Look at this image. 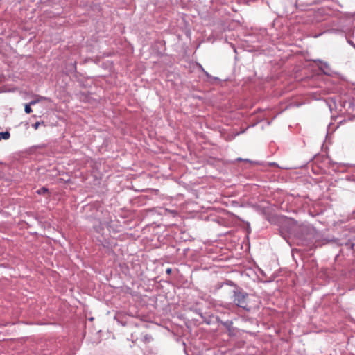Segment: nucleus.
<instances>
[{
	"label": "nucleus",
	"instance_id": "f257e3e1",
	"mask_svg": "<svg viewBox=\"0 0 355 355\" xmlns=\"http://www.w3.org/2000/svg\"><path fill=\"white\" fill-rule=\"evenodd\" d=\"M233 302L234 304L247 311L259 309L261 304L259 297L254 295H249L240 291H234Z\"/></svg>",
	"mask_w": 355,
	"mask_h": 355
},
{
	"label": "nucleus",
	"instance_id": "f03ea898",
	"mask_svg": "<svg viewBox=\"0 0 355 355\" xmlns=\"http://www.w3.org/2000/svg\"><path fill=\"white\" fill-rule=\"evenodd\" d=\"M46 99H47V98H46V97L38 96L36 99H34L30 102V105H34L36 103L40 102L41 101L46 100Z\"/></svg>",
	"mask_w": 355,
	"mask_h": 355
},
{
	"label": "nucleus",
	"instance_id": "7ed1b4c3",
	"mask_svg": "<svg viewBox=\"0 0 355 355\" xmlns=\"http://www.w3.org/2000/svg\"><path fill=\"white\" fill-rule=\"evenodd\" d=\"M31 105L30 103L29 104H26L25 105V107H24V111L26 114H30L32 112V109L31 107Z\"/></svg>",
	"mask_w": 355,
	"mask_h": 355
},
{
	"label": "nucleus",
	"instance_id": "20e7f679",
	"mask_svg": "<svg viewBox=\"0 0 355 355\" xmlns=\"http://www.w3.org/2000/svg\"><path fill=\"white\" fill-rule=\"evenodd\" d=\"M41 124H44V122L43 121H42V122L37 121L35 123L33 124L32 126L35 130H37Z\"/></svg>",
	"mask_w": 355,
	"mask_h": 355
},
{
	"label": "nucleus",
	"instance_id": "39448f33",
	"mask_svg": "<svg viewBox=\"0 0 355 355\" xmlns=\"http://www.w3.org/2000/svg\"><path fill=\"white\" fill-rule=\"evenodd\" d=\"M47 191H48L47 189H46V188H44V187H42L41 189H40V190H38V191H37V193H38L39 194H41V193H46V192H47Z\"/></svg>",
	"mask_w": 355,
	"mask_h": 355
},
{
	"label": "nucleus",
	"instance_id": "423d86ee",
	"mask_svg": "<svg viewBox=\"0 0 355 355\" xmlns=\"http://www.w3.org/2000/svg\"><path fill=\"white\" fill-rule=\"evenodd\" d=\"M171 272H172V269H171V268H168V269L166 270V273H167V274H171Z\"/></svg>",
	"mask_w": 355,
	"mask_h": 355
},
{
	"label": "nucleus",
	"instance_id": "0eeeda50",
	"mask_svg": "<svg viewBox=\"0 0 355 355\" xmlns=\"http://www.w3.org/2000/svg\"><path fill=\"white\" fill-rule=\"evenodd\" d=\"M237 160H238V161H241V160H243V159H242L241 158H238V159H237Z\"/></svg>",
	"mask_w": 355,
	"mask_h": 355
}]
</instances>
